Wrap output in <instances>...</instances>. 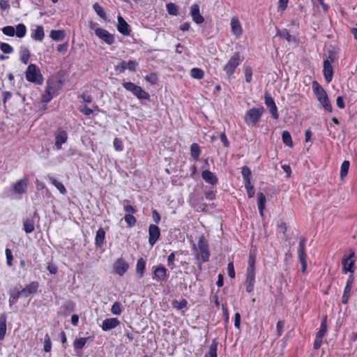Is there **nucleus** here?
<instances>
[{
	"instance_id": "obj_1",
	"label": "nucleus",
	"mask_w": 357,
	"mask_h": 357,
	"mask_svg": "<svg viewBox=\"0 0 357 357\" xmlns=\"http://www.w3.org/2000/svg\"><path fill=\"white\" fill-rule=\"evenodd\" d=\"M312 88L317 100L323 108L328 112H332L333 107L324 89L317 81L312 82Z\"/></svg>"
},
{
	"instance_id": "obj_2",
	"label": "nucleus",
	"mask_w": 357,
	"mask_h": 357,
	"mask_svg": "<svg viewBox=\"0 0 357 357\" xmlns=\"http://www.w3.org/2000/svg\"><path fill=\"white\" fill-rule=\"evenodd\" d=\"M198 248L199 250V252L196 253L195 259L197 261L202 260V262L208 261L210 257V250L208 243L204 235H201L199 238ZM192 249L197 252V248L195 244H193Z\"/></svg>"
},
{
	"instance_id": "obj_3",
	"label": "nucleus",
	"mask_w": 357,
	"mask_h": 357,
	"mask_svg": "<svg viewBox=\"0 0 357 357\" xmlns=\"http://www.w3.org/2000/svg\"><path fill=\"white\" fill-rule=\"evenodd\" d=\"M25 77L28 82L36 84L41 85L43 83L44 78L40 73V68L33 63L28 66L25 71Z\"/></svg>"
},
{
	"instance_id": "obj_4",
	"label": "nucleus",
	"mask_w": 357,
	"mask_h": 357,
	"mask_svg": "<svg viewBox=\"0 0 357 357\" xmlns=\"http://www.w3.org/2000/svg\"><path fill=\"white\" fill-rule=\"evenodd\" d=\"M122 85L124 89L131 92L139 100H149V93L145 91L141 86L131 82H124L122 83Z\"/></svg>"
},
{
	"instance_id": "obj_5",
	"label": "nucleus",
	"mask_w": 357,
	"mask_h": 357,
	"mask_svg": "<svg viewBox=\"0 0 357 357\" xmlns=\"http://www.w3.org/2000/svg\"><path fill=\"white\" fill-rule=\"evenodd\" d=\"M264 109L263 107L258 108L253 107L248 110L245 113L244 119L248 125L255 126L263 114Z\"/></svg>"
},
{
	"instance_id": "obj_6",
	"label": "nucleus",
	"mask_w": 357,
	"mask_h": 357,
	"mask_svg": "<svg viewBox=\"0 0 357 357\" xmlns=\"http://www.w3.org/2000/svg\"><path fill=\"white\" fill-rule=\"evenodd\" d=\"M241 61L240 52H234L223 68L228 77H230L234 73L236 68L240 65Z\"/></svg>"
},
{
	"instance_id": "obj_7",
	"label": "nucleus",
	"mask_w": 357,
	"mask_h": 357,
	"mask_svg": "<svg viewBox=\"0 0 357 357\" xmlns=\"http://www.w3.org/2000/svg\"><path fill=\"white\" fill-rule=\"evenodd\" d=\"M152 279L158 283L165 282L168 278L167 269L162 264L152 267Z\"/></svg>"
},
{
	"instance_id": "obj_8",
	"label": "nucleus",
	"mask_w": 357,
	"mask_h": 357,
	"mask_svg": "<svg viewBox=\"0 0 357 357\" xmlns=\"http://www.w3.org/2000/svg\"><path fill=\"white\" fill-rule=\"evenodd\" d=\"M307 239L304 237L300 239L298 248V255L299 261L301 264V271L305 273L307 269V259H306V254H305V243Z\"/></svg>"
},
{
	"instance_id": "obj_9",
	"label": "nucleus",
	"mask_w": 357,
	"mask_h": 357,
	"mask_svg": "<svg viewBox=\"0 0 357 357\" xmlns=\"http://www.w3.org/2000/svg\"><path fill=\"white\" fill-rule=\"evenodd\" d=\"M95 34L99 39L108 45H112L115 43L114 36L105 29L98 28L95 29Z\"/></svg>"
},
{
	"instance_id": "obj_10",
	"label": "nucleus",
	"mask_w": 357,
	"mask_h": 357,
	"mask_svg": "<svg viewBox=\"0 0 357 357\" xmlns=\"http://www.w3.org/2000/svg\"><path fill=\"white\" fill-rule=\"evenodd\" d=\"M264 102L267 108L269 109L270 113L271 114L272 118L273 119L277 120L279 117V114L278 112V107L275 103V101L271 94L268 92H266L264 94Z\"/></svg>"
},
{
	"instance_id": "obj_11",
	"label": "nucleus",
	"mask_w": 357,
	"mask_h": 357,
	"mask_svg": "<svg viewBox=\"0 0 357 357\" xmlns=\"http://www.w3.org/2000/svg\"><path fill=\"white\" fill-rule=\"evenodd\" d=\"M128 268V263L122 257L118 258L113 265L114 271L120 276H123Z\"/></svg>"
},
{
	"instance_id": "obj_12",
	"label": "nucleus",
	"mask_w": 357,
	"mask_h": 357,
	"mask_svg": "<svg viewBox=\"0 0 357 357\" xmlns=\"http://www.w3.org/2000/svg\"><path fill=\"white\" fill-rule=\"evenodd\" d=\"M160 236V228L155 225H150L149 227V243L150 245L153 246L159 240Z\"/></svg>"
},
{
	"instance_id": "obj_13",
	"label": "nucleus",
	"mask_w": 357,
	"mask_h": 357,
	"mask_svg": "<svg viewBox=\"0 0 357 357\" xmlns=\"http://www.w3.org/2000/svg\"><path fill=\"white\" fill-rule=\"evenodd\" d=\"M354 282V275L350 274L349 275L346 285L344 287V292H343V295H342V301H341L342 303H343L344 305L348 303L349 299L351 296V288H352Z\"/></svg>"
},
{
	"instance_id": "obj_14",
	"label": "nucleus",
	"mask_w": 357,
	"mask_h": 357,
	"mask_svg": "<svg viewBox=\"0 0 357 357\" xmlns=\"http://www.w3.org/2000/svg\"><path fill=\"white\" fill-rule=\"evenodd\" d=\"M192 20L197 24H200L204 22V17L200 14L199 6L198 4H193L190 7V13Z\"/></svg>"
},
{
	"instance_id": "obj_15",
	"label": "nucleus",
	"mask_w": 357,
	"mask_h": 357,
	"mask_svg": "<svg viewBox=\"0 0 357 357\" xmlns=\"http://www.w3.org/2000/svg\"><path fill=\"white\" fill-rule=\"evenodd\" d=\"M39 284L36 281L31 282L29 284L26 285L24 288L21 289L22 293V297L27 298L30 295L35 294L38 291Z\"/></svg>"
},
{
	"instance_id": "obj_16",
	"label": "nucleus",
	"mask_w": 357,
	"mask_h": 357,
	"mask_svg": "<svg viewBox=\"0 0 357 357\" xmlns=\"http://www.w3.org/2000/svg\"><path fill=\"white\" fill-rule=\"evenodd\" d=\"M28 187V180L24 178L15 182L13 185V190L15 194H24L26 192Z\"/></svg>"
},
{
	"instance_id": "obj_17",
	"label": "nucleus",
	"mask_w": 357,
	"mask_h": 357,
	"mask_svg": "<svg viewBox=\"0 0 357 357\" xmlns=\"http://www.w3.org/2000/svg\"><path fill=\"white\" fill-rule=\"evenodd\" d=\"M323 74L327 83H330L333 77V68L328 61H324Z\"/></svg>"
},
{
	"instance_id": "obj_18",
	"label": "nucleus",
	"mask_w": 357,
	"mask_h": 357,
	"mask_svg": "<svg viewBox=\"0 0 357 357\" xmlns=\"http://www.w3.org/2000/svg\"><path fill=\"white\" fill-rule=\"evenodd\" d=\"M255 283V271H246V291L250 293L254 289V285Z\"/></svg>"
},
{
	"instance_id": "obj_19",
	"label": "nucleus",
	"mask_w": 357,
	"mask_h": 357,
	"mask_svg": "<svg viewBox=\"0 0 357 357\" xmlns=\"http://www.w3.org/2000/svg\"><path fill=\"white\" fill-rule=\"evenodd\" d=\"M38 216V213L35 211L32 218H26L23 220V229L26 234H31L35 229V223L33 218Z\"/></svg>"
},
{
	"instance_id": "obj_20",
	"label": "nucleus",
	"mask_w": 357,
	"mask_h": 357,
	"mask_svg": "<svg viewBox=\"0 0 357 357\" xmlns=\"http://www.w3.org/2000/svg\"><path fill=\"white\" fill-rule=\"evenodd\" d=\"M120 324V321L117 318H107L103 320L102 324V329L104 331H108L115 328Z\"/></svg>"
},
{
	"instance_id": "obj_21",
	"label": "nucleus",
	"mask_w": 357,
	"mask_h": 357,
	"mask_svg": "<svg viewBox=\"0 0 357 357\" xmlns=\"http://www.w3.org/2000/svg\"><path fill=\"white\" fill-rule=\"evenodd\" d=\"M202 177L206 183H209L211 185H215L218 183V177L210 170H204L202 172Z\"/></svg>"
},
{
	"instance_id": "obj_22",
	"label": "nucleus",
	"mask_w": 357,
	"mask_h": 357,
	"mask_svg": "<svg viewBox=\"0 0 357 357\" xmlns=\"http://www.w3.org/2000/svg\"><path fill=\"white\" fill-rule=\"evenodd\" d=\"M75 310V303L70 301H66L60 307V312L64 316H68Z\"/></svg>"
},
{
	"instance_id": "obj_23",
	"label": "nucleus",
	"mask_w": 357,
	"mask_h": 357,
	"mask_svg": "<svg viewBox=\"0 0 357 357\" xmlns=\"http://www.w3.org/2000/svg\"><path fill=\"white\" fill-rule=\"evenodd\" d=\"M10 298L8 300L9 305L11 307L13 305L15 304L17 300L22 297V291L17 289V287H14L9 291Z\"/></svg>"
},
{
	"instance_id": "obj_24",
	"label": "nucleus",
	"mask_w": 357,
	"mask_h": 357,
	"mask_svg": "<svg viewBox=\"0 0 357 357\" xmlns=\"http://www.w3.org/2000/svg\"><path fill=\"white\" fill-rule=\"evenodd\" d=\"M118 31L124 36L130 35L129 25L126 20L121 17H118Z\"/></svg>"
},
{
	"instance_id": "obj_25",
	"label": "nucleus",
	"mask_w": 357,
	"mask_h": 357,
	"mask_svg": "<svg viewBox=\"0 0 357 357\" xmlns=\"http://www.w3.org/2000/svg\"><path fill=\"white\" fill-rule=\"evenodd\" d=\"M231 29L233 34L236 37H239L242 35L243 30L241 23L238 18L233 17L231 20Z\"/></svg>"
},
{
	"instance_id": "obj_26",
	"label": "nucleus",
	"mask_w": 357,
	"mask_h": 357,
	"mask_svg": "<svg viewBox=\"0 0 357 357\" xmlns=\"http://www.w3.org/2000/svg\"><path fill=\"white\" fill-rule=\"evenodd\" d=\"M68 139V134L66 131L61 130L59 131L55 137V146L56 149H60L61 148V145L66 142Z\"/></svg>"
},
{
	"instance_id": "obj_27",
	"label": "nucleus",
	"mask_w": 357,
	"mask_h": 357,
	"mask_svg": "<svg viewBox=\"0 0 357 357\" xmlns=\"http://www.w3.org/2000/svg\"><path fill=\"white\" fill-rule=\"evenodd\" d=\"M105 231L103 228L100 227L96 231L95 237V245L96 248H102L105 243Z\"/></svg>"
},
{
	"instance_id": "obj_28",
	"label": "nucleus",
	"mask_w": 357,
	"mask_h": 357,
	"mask_svg": "<svg viewBox=\"0 0 357 357\" xmlns=\"http://www.w3.org/2000/svg\"><path fill=\"white\" fill-rule=\"evenodd\" d=\"M45 36L44 29L42 26L37 25L33 30L31 37L33 40L41 42Z\"/></svg>"
},
{
	"instance_id": "obj_29",
	"label": "nucleus",
	"mask_w": 357,
	"mask_h": 357,
	"mask_svg": "<svg viewBox=\"0 0 357 357\" xmlns=\"http://www.w3.org/2000/svg\"><path fill=\"white\" fill-rule=\"evenodd\" d=\"M146 262L142 257H140L137 260L135 271H136V274L137 275L139 278H143V276L144 275V271L146 268Z\"/></svg>"
},
{
	"instance_id": "obj_30",
	"label": "nucleus",
	"mask_w": 357,
	"mask_h": 357,
	"mask_svg": "<svg viewBox=\"0 0 357 357\" xmlns=\"http://www.w3.org/2000/svg\"><path fill=\"white\" fill-rule=\"evenodd\" d=\"M266 197L263 192L257 193V206L260 215H264V210L265 208Z\"/></svg>"
},
{
	"instance_id": "obj_31",
	"label": "nucleus",
	"mask_w": 357,
	"mask_h": 357,
	"mask_svg": "<svg viewBox=\"0 0 357 357\" xmlns=\"http://www.w3.org/2000/svg\"><path fill=\"white\" fill-rule=\"evenodd\" d=\"M342 264L343 266V271L344 273H354V262L352 260H351L349 257L343 258Z\"/></svg>"
},
{
	"instance_id": "obj_32",
	"label": "nucleus",
	"mask_w": 357,
	"mask_h": 357,
	"mask_svg": "<svg viewBox=\"0 0 357 357\" xmlns=\"http://www.w3.org/2000/svg\"><path fill=\"white\" fill-rule=\"evenodd\" d=\"M59 89V84L57 82L48 80L47 82V86L45 90L48 93H52L54 96L57 95V91Z\"/></svg>"
},
{
	"instance_id": "obj_33",
	"label": "nucleus",
	"mask_w": 357,
	"mask_h": 357,
	"mask_svg": "<svg viewBox=\"0 0 357 357\" xmlns=\"http://www.w3.org/2000/svg\"><path fill=\"white\" fill-rule=\"evenodd\" d=\"M6 316L5 314L0 315V340H3L6 333Z\"/></svg>"
},
{
	"instance_id": "obj_34",
	"label": "nucleus",
	"mask_w": 357,
	"mask_h": 357,
	"mask_svg": "<svg viewBox=\"0 0 357 357\" xmlns=\"http://www.w3.org/2000/svg\"><path fill=\"white\" fill-rule=\"evenodd\" d=\"M50 36L53 40L61 41L64 39L66 33L64 30H52Z\"/></svg>"
},
{
	"instance_id": "obj_35",
	"label": "nucleus",
	"mask_w": 357,
	"mask_h": 357,
	"mask_svg": "<svg viewBox=\"0 0 357 357\" xmlns=\"http://www.w3.org/2000/svg\"><path fill=\"white\" fill-rule=\"evenodd\" d=\"M89 339V337H80L78 339H76L73 342V347L75 349V351L79 354V351L81 350L86 344L88 340Z\"/></svg>"
},
{
	"instance_id": "obj_36",
	"label": "nucleus",
	"mask_w": 357,
	"mask_h": 357,
	"mask_svg": "<svg viewBox=\"0 0 357 357\" xmlns=\"http://www.w3.org/2000/svg\"><path fill=\"white\" fill-rule=\"evenodd\" d=\"M47 178H48V180L53 185H54L58 190L59 191L64 195L66 193V189L65 188V186L63 185V183H61V182H59V181H57L56 178H54L53 176H50L48 175L47 176Z\"/></svg>"
},
{
	"instance_id": "obj_37",
	"label": "nucleus",
	"mask_w": 357,
	"mask_h": 357,
	"mask_svg": "<svg viewBox=\"0 0 357 357\" xmlns=\"http://www.w3.org/2000/svg\"><path fill=\"white\" fill-rule=\"evenodd\" d=\"M241 174L243 179V183H248L251 182L252 172L250 169L247 166H243L241 168Z\"/></svg>"
},
{
	"instance_id": "obj_38",
	"label": "nucleus",
	"mask_w": 357,
	"mask_h": 357,
	"mask_svg": "<svg viewBox=\"0 0 357 357\" xmlns=\"http://www.w3.org/2000/svg\"><path fill=\"white\" fill-rule=\"evenodd\" d=\"M327 317L324 316L322 317L321 325L319 331L317 333L316 336L323 338L325 334L327 332V324H326Z\"/></svg>"
},
{
	"instance_id": "obj_39",
	"label": "nucleus",
	"mask_w": 357,
	"mask_h": 357,
	"mask_svg": "<svg viewBox=\"0 0 357 357\" xmlns=\"http://www.w3.org/2000/svg\"><path fill=\"white\" fill-rule=\"evenodd\" d=\"M190 154L193 160H197L201 154V149L198 144L193 143L190 145Z\"/></svg>"
},
{
	"instance_id": "obj_40",
	"label": "nucleus",
	"mask_w": 357,
	"mask_h": 357,
	"mask_svg": "<svg viewBox=\"0 0 357 357\" xmlns=\"http://www.w3.org/2000/svg\"><path fill=\"white\" fill-rule=\"evenodd\" d=\"M218 342L215 339L212 341L211 344L209 347L208 352L205 355L204 357H218L217 349Z\"/></svg>"
},
{
	"instance_id": "obj_41",
	"label": "nucleus",
	"mask_w": 357,
	"mask_h": 357,
	"mask_svg": "<svg viewBox=\"0 0 357 357\" xmlns=\"http://www.w3.org/2000/svg\"><path fill=\"white\" fill-rule=\"evenodd\" d=\"M277 35L283 38H285L288 42L296 40L295 37L290 35L289 31L287 29L278 30L277 32Z\"/></svg>"
},
{
	"instance_id": "obj_42",
	"label": "nucleus",
	"mask_w": 357,
	"mask_h": 357,
	"mask_svg": "<svg viewBox=\"0 0 357 357\" xmlns=\"http://www.w3.org/2000/svg\"><path fill=\"white\" fill-rule=\"evenodd\" d=\"M282 142L283 143L289 146V147H292L293 146V141H292V138H291V136L289 133V131L287 130H284L282 132Z\"/></svg>"
},
{
	"instance_id": "obj_43",
	"label": "nucleus",
	"mask_w": 357,
	"mask_h": 357,
	"mask_svg": "<svg viewBox=\"0 0 357 357\" xmlns=\"http://www.w3.org/2000/svg\"><path fill=\"white\" fill-rule=\"evenodd\" d=\"M93 8L97 15H99L102 19L105 20H107L106 13L105 12L103 8L98 3H95L93 5Z\"/></svg>"
},
{
	"instance_id": "obj_44",
	"label": "nucleus",
	"mask_w": 357,
	"mask_h": 357,
	"mask_svg": "<svg viewBox=\"0 0 357 357\" xmlns=\"http://www.w3.org/2000/svg\"><path fill=\"white\" fill-rule=\"evenodd\" d=\"M26 33V27L24 24H18L16 26L15 35L17 38H22L25 36Z\"/></svg>"
},
{
	"instance_id": "obj_45",
	"label": "nucleus",
	"mask_w": 357,
	"mask_h": 357,
	"mask_svg": "<svg viewBox=\"0 0 357 357\" xmlns=\"http://www.w3.org/2000/svg\"><path fill=\"white\" fill-rule=\"evenodd\" d=\"M190 75L195 79H201L204 76V72L201 68H193L190 70Z\"/></svg>"
},
{
	"instance_id": "obj_46",
	"label": "nucleus",
	"mask_w": 357,
	"mask_h": 357,
	"mask_svg": "<svg viewBox=\"0 0 357 357\" xmlns=\"http://www.w3.org/2000/svg\"><path fill=\"white\" fill-rule=\"evenodd\" d=\"M30 58V52L26 48H22L20 50V60L22 63L27 64Z\"/></svg>"
},
{
	"instance_id": "obj_47",
	"label": "nucleus",
	"mask_w": 357,
	"mask_h": 357,
	"mask_svg": "<svg viewBox=\"0 0 357 357\" xmlns=\"http://www.w3.org/2000/svg\"><path fill=\"white\" fill-rule=\"evenodd\" d=\"M166 8L168 13L173 16H177L178 15V6L174 3H168L166 5Z\"/></svg>"
},
{
	"instance_id": "obj_48",
	"label": "nucleus",
	"mask_w": 357,
	"mask_h": 357,
	"mask_svg": "<svg viewBox=\"0 0 357 357\" xmlns=\"http://www.w3.org/2000/svg\"><path fill=\"white\" fill-rule=\"evenodd\" d=\"M349 165L350 163L348 160H344L342 163L340 168V178L342 179L347 175L349 169Z\"/></svg>"
},
{
	"instance_id": "obj_49",
	"label": "nucleus",
	"mask_w": 357,
	"mask_h": 357,
	"mask_svg": "<svg viewBox=\"0 0 357 357\" xmlns=\"http://www.w3.org/2000/svg\"><path fill=\"white\" fill-rule=\"evenodd\" d=\"M188 305V302L185 299L183 298L181 301H178L177 300H174L172 301V306L177 310H182L185 308Z\"/></svg>"
},
{
	"instance_id": "obj_50",
	"label": "nucleus",
	"mask_w": 357,
	"mask_h": 357,
	"mask_svg": "<svg viewBox=\"0 0 357 357\" xmlns=\"http://www.w3.org/2000/svg\"><path fill=\"white\" fill-rule=\"evenodd\" d=\"M122 306L119 302H114L111 307V312L113 314L120 315L122 313Z\"/></svg>"
},
{
	"instance_id": "obj_51",
	"label": "nucleus",
	"mask_w": 357,
	"mask_h": 357,
	"mask_svg": "<svg viewBox=\"0 0 357 357\" xmlns=\"http://www.w3.org/2000/svg\"><path fill=\"white\" fill-rule=\"evenodd\" d=\"M124 220L127 223V227L129 228L132 227L137 222L135 217H134L133 215L130 214H126L124 216Z\"/></svg>"
},
{
	"instance_id": "obj_52",
	"label": "nucleus",
	"mask_w": 357,
	"mask_h": 357,
	"mask_svg": "<svg viewBox=\"0 0 357 357\" xmlns=\"http://www.w3.org/2000/svg\"><path fill=\"white\" fill-rule=\"evenodd\" d=\"M256 257L254 255L250 254L248 259V266L246 271H255Z\"/></svg>"
},
{
	"instance_id": "obj_53",
	"label": "nucleus",
	"mask_w": 357,
	"mask_h": 357,
	"mask_svg": "<svg viewBox=\"0 0 357 357\" xmlns=\"http://www.w3.org/2000/svg\"><path fill=\"white\" fill-rule=\"evenodd\" d=\"M127 68L126 61H121L119 63L114 66V70L116 73L120 74L124 73L125 70Z\"/></svg>"
},
{
	"instance_id": "obj_54",
	"label": "nucleus",
	"mask_w": 357,
	"mask_h": 357,
	"mask_svg": "<svg viewBox=\"0 0 357 357\" xmlns=\"http://www.w3.org/2000/svg\"><path fill=\"white\" fill-rule=\"evenodd\" d=\"M2 32L6 36L13 37L15 36V29L13 26H6L3 27Z\"/></svg>"
},
{
	"instance_id": "obj_55",
	"label": "nucleus",
	"mask_w": 357,
	"mask_h": 357,
	"mask_svg": "<svg viewBox=\"0 0 357 357\" xmlns=\"http://www.w3.org/2000/svg\"><path fill=\"white\" fill-rule=\"evenodd\" d=\"M51 348H52V342H51V340H50V337L47 333L45 335V338H44V348H43V349H44V351L45 352H50L51 351Z\"/></svg>"
},
{
	"instance_id": "obj_56",
	"label": "nucleus",
	"mask_w": 357,
	"mask_h": 357,
	"mask_svg": "<svg viewBox=\"0 0 357 357\" xmlns=\"http://www.w3.org/2000/svg\"><path fill=\"white\" fill-rule=\"evenodd\" d=\"M244 73H245V82L248 83H250L252 79V68L250 66H246L244 68Z\"/></svg>"
},
{
	"instance_id": "obj_57",
	"label": "nucleus",
	"mask_w": 357,
	"mask_h": 357,
	"mask_svg": "<svg viewBox=\"0 0 357 357\" xmlns=\"http://www.w3.org/2000/svg\"><path fill=\"white\" fill-rule=\"evenodd\" d=\"M139 63L136 60H129L126 62L127 68L131 72H135Z\"/></svg>"
},
{
	"instance_id": "obj_58",
	"label": "nucleus",
	"mask_w": 357,
	"mask_h": 357,
	"mask_svg": "<svg viewBox=\"0 0 357 357\" xmlns=\"http://www.w3.org/2000/svg\"><path fill=\"white\" fill-rule=\"evenodd\" d=\"M0 49L4 54H10L13 52V47L8 43H1Z\"/></svg>"
},
{
	"instance_id": "obj_59",
	"label": "nucleus",
	"mask_w": 357,
	"mask_h": 357,
	"mask_svg": "<svg viewBox=\"0 0 357 357\" xmlns=\"http://www.w3.org/2000/svg\"><path fill=\"white\" fill-rule=\"evenodd\" d=\"M244 185H245V188L246 189L248 197L251 198V197H254L255 190L254 186L252 185H251V182L248 183V184L245 183Z\"/></svg>"
},
{
	"instance_id": "obj_60",
	"label": "nucleus",
	"mask_w": 357,
	"mask_h": 357,
	"mask_svg": "<svg viewBox=\"0 0 357 357\" xmlns=\"http://www.w3.org/2000/svg\"><path fill=\"white\" fill-rule=\"evenodd\" d=\"M337 58L336 52L333 50H328V56L324 61H328L330 63H333Z\"/></svg>"
},
{
	"instance_id": "obj_61",
	"label": "nucleus",
	"mask_w": 357,
	"mask_h": 357,
	"mask_svg": "<svg viewBox=\"0 0 357 357\" xmlns=\"http://www.w3.org/2000/svg\"><path fill=\"white\" fill-rule=\"evenodd\" d=\"M145 79L151 84H155L158 82L157 75L154 73H150L146 75Z\"/></svg>"
},
{
	"instance_id": "obj_62",
	"label": "nucleus",
	"mask_w": 357,
	"mask_h": 357,
	"mask_svg": "<svg viewBox=\"0 0 357 357\" xmlns=\"http://www.w3.org/2000/svg\"><path fill=\"white\" fill-rule=\"evenodd\" d=\"M174 261H175V254L174 252H172L167 257V266L171 269H174L176 267V265L174 264Z\"/></svg>"
},
{
	"instance_id": "obj_63",
	"label": "nucleus",
	"mask_w": 357,
	"mask_h": 357,
	"mask_svg": "<svg viewBox=\"0 0 357 357\" xmlns=\"http://www.w3.org/2000/svg\"><path fill=\"white\" fill-rule=\"evenodd\" d=\"M113 144L115 150L117 151H121L123 149V142L119 138L116 137L114 139Z\"/></svg>"
},
{
	"instance_id": "obj_64",
	"label": "nucleus",
	"mask_w": 357,
	"mask_h": 357,
	"mask_svg": "<svg viewBox=\"0 0 357 357\" xmlns=\"http://www.w3.org/2000/svg\"><path fill=\"white\" fill-rule=\"evenodd\" d=\"M54 97V95L48 93V91L45 90V93L42 96L41 101L44 103H48Z\"/></svg>"
}]
</instances>
